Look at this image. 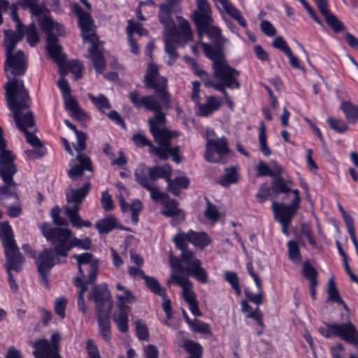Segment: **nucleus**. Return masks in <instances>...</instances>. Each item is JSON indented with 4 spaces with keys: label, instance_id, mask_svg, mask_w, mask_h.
I'll list each match as a JSON object with an SVG mask.
<instances>
[{
    "label": "nucleus",
    "instance_id": "nucleus-26",
    "mask_svg": "<svg viewBox=\"0 0 358 358\" xmlns=\"http://www.w3.org/2000/svg\"><path fill=\"white\" fill-rule=\"evenodd\" d=\"M271 208L274 213L275 220L282 225V234L285 236H289V233L288 227L292 223V219L296 213L272 206Z\"/></svg>",
    "mask_w": 358,
    "mask_h": 358
},
{
    "label": "nucleus",
    "instance_id": "nucleus-39",
    "mask_svg": "<svg viewBox=\"0 0 358 358\" xmlns=\"http://www.w3.org/2000/svg\"><path fill=\"white\" fill-rule=\"evenodd\" d=\"M189 184L190 180L187 177L177 176L173 180L170 177V180L168 182V190L174 196H177L180 194V189H187Z\"/></svg>",
    "mask_w": 358,
    "mask_h": 358
},
{
    "label": "nucleus",
    "instance_id": "nucleus-46",
    "mask_svg": "<svg viewBox=\"0 0 358 358\" xmlns=\"http://www.w3.org/2000/svg\"><path fill=\"white\" fill-rule=\"evenodd\" d=\"M320 14L324 17L325 22H342L329 9L328 0H314Z\"/></svg>",
    "mask_w": 358,
    "mask_h": 358
},
{
    "label": "nucleus",
    "instance_id": "nucleus-36",
    "mask_svg": "<svg viewBox=\"0 0 358 358\" xmlns=\"http://www.w3.org/2000/svg\"><path fill=\"white\" fill-rule=\"evenodd\" d=\"M78 26L84 42H90L91 45L99 44V38L96 34L95 24H78Z\"/></svg>",
    "mask_w": 358,
    "mask_h": 358
},
{
    "label": "nucleus",
    "instance_id": "nucleus-15",
    "mask_svg": "<svg viewBox=\"0 0 358 358\" xmlns=\"http://www.w3.org/2000/svg\"><path fill=\"white\" fill-rule=\"evenodd\" d=\"M166 31V36L176 43H187L193 40V33L190 24H164Z\"/></svg>",
    "mask_w": 358,
    "mask_h": 358
},
{
    "label": "nucleus",
    "instance_id": "nucleus-3",
    "mask_svg": "<svg viewBox=\"0 0 358 358\" xmlns=\"http://www.w3.org/2000/svg\"><path fill=\"white\" fill-rule=\"evenodd\" d=\"M0 239L7 261L6 268L8 276V284L12 291L16 292L18 285L12 273V271L17 273L20 272L24 259L17 245L13 228L8 221L0 222Z\"/></svg>",
    "mask_w": 358,
    "mask_h": 358
},
{
    "label": "nucleus",
    "instance_id": "nucleus-43",
    "mask_svg": "<svg viewBox=\"0 0 358 358\" xmlns=\"http://www.w3.org/2000/svg\"><path fill=\"white\" fill-rule=\"evenodd\" d=\"M198 34L200 36L205 34L210 38L218 41L222 36V31L217 27L213 26V24H195Z\"/></svg>",
    "mask_w": 358,
    "mask_h": 358
},
{
    "label": "nucleus",
    "instance_id": "nucleus-12",
    "mask_svg": "<svg viewBox=\"0 0 358 358\" xmlns=\"http://www.w3.org/2000/svg\"><path fill=\"white\" fill-rule=\"evenodd\" d=\"M57 256L58 255L55 250L50 247L43 249L36 259L37 271L46 281L48 275L56 264L66 262V260L60 261L59 258L57 257Z\"/></svg>",
    "mask_w": 358,
    "mask_h": 358
},
{
    "label": "nucleus",
    "instance_id": "nucleus-32",
    "mask_svg": "<svg viewBox=\"0 0 358 358\" xmlns=\"http://www.w3.org/2000/svg\"><path fill=\"white\" fill-rule=\"evenodd\" d=\"M118 308V312L113 315V320L117 324L118 330L121 333H127L129 330L128 316L131 308L129 306L122 305Z\"/></svg>",
    "mask_w": 358,
    "mask_h": 358
},
{
    "label": "nucleus",
    "instance_id": "nucleus-49",
    "mask_svg": "<svg viewBox=\"0 0 358 358\" xmlns=\"http://www.w3.org/2000/svg\"><path fill=\"white\" fill-rule=\"evenodd\" d=\"M289 259L294 264L301 262L302 255L299 243L295 240H290L287 243Z\"/></svg>",
    "mask_w": 358,
    "mask_h": 358
},
{
    "label": "nucleus",
    "instance_id": "nucleus-13",
    "mask_svg": "<svg viewBox=\"0 0 358 358\" xmlns=\"http://www.w3.org/2000/svg\"><path fill=\"white\" fill-rule=\"evenodd\" d=\"M110 293L105 286L95 285L92 287L88 294V299L93 300L96 313L106 312L108 309H112V301Z\"/></svg>",
    "mask_w": 358,
    "mask_h": 358
},
{
    "label": "nucleus",
    "instance_id": "nucleus-38",
    "mask_svg": "<svg viewBox=\"0 0 358 358\" xmlns=\"http://www.w3.org/2000/svg\"><path fill=\"white\" fill-rule=\"evenodd\" d=\"M225 173L221 176L218 180V184L224 187H228L231 184H235L238 182L239 174L237 171V166H231L226 167L224 169Z\"/></svg>",
    "mask_w": 358,
    "mask_h": 358
},
{
    "label": "nucleus",
    "instance_id": "nucleus-45",
    "mask_svg": "<svg viewBox=\"0 0 358 358\" xmlns=\"http://www.w3.org/2000/svg\"><path fill=\"white\" fill-rule=\"evenodd\" d=\"M178 201L174 199H168L162 204V214L167 217L180 215L182 211L178 208Z\"/></svg>",
    "mask_w": 358,
    "mask_h": 358
},
{
    "label": "nucleus",
    "instance_id": "nucleus-35",
    "mask_svg": "<svg viewBox=\"0 0 358 358\" xmlns=\"http://www.w3.org/2000/svg\"><path fill=\"white\" fill-rule=\"evenodd\" d=\"M189 243L194 247L204 249L211 243V239L206 231H195L189 229Z\"/></svg>",
    "mask_w": 358,
    "mask_h": 358
},
{
    "label": "nucleus",
    "instance_id": "nucleus-16",
    "mask_svg": "<svg viewBox=\"0 0 358 358\" xmlns=\"http://www.w3.org/2000/svg\"><path fill=\"white\" fill-rule=\"evenodd\" d=\"M98 266L96 262L92 263L88 268V276L84 280L85 275H78L73 278V285L79 288L77 297H84L85 292L88 289L87 285L93 284L97 278Z\"/></svg>",
    "mask_w": 358,
    "mask_h": 358
},
{
    "label": "nucleus",
    "instance_id": "nucleus-21",
    "mask_svg": "<svg viewBox=\"0 0 358 358\" xmlns=\"http://www.w3.org/2000/svg\"><path fill=\"white\" fill-rule=\"evenodd\" d=\"M111 310H107L106 312L96 313L97 324L99 333L103 339L110 343L111 341V324L110 322Z\"/></svg>",
    "mask_w": 358,
    "mask_h": 358
},
{
    "label": "nucleus",
    "instance_id": "nucleus-4",
    "mask_svg": "<svg viewBox=\"0 0 358 358\" xmlns=\"http://www.w3.org/2000/svg\"><path fill=\"white\" fill-rule=\"evenodd\" d=\"M16 30H6L3 45L6 50V62L4 70L10 68V74L14 77L24 76L27 70V64L24 59V51L19 50L13 54L16 45L24 36V24H16Z\"/></svg>",
    "mask_w": 358,
    "mask_h": 358
},
{
    "label": "nucleus",
    "instance_id": "nucleus-62",
    "mask_svg": "<svg viewBox=\"0 0 358 358\" xmlns=\"http://www.w3.org/2000/svg\"><path fill=\"white\" fill-rule=\"evenodd\" d=\"M72 11L78 17V22H94L92 15L78 3L72 6Z\"/></svg>",
    "mask_w": 358,
    "mask_h": 358
},
{
    "label": "nucleus",
    "instance_id": "nucleus-58",
    "mask_svg": "<svg viewBox=\"0 0 358 358\" xmlns=\"http://www.w3.org/2000/svg\"><path fill=\"white\" fill-rule=\"evenodd\" d=\"M324 327H320L318 329L322 336L326 338L339 336L340 324L324 322Z\"/></svg>",
    "mask_w": 358,
    "mask_h": 358
},
{
    "label": "nucleus",
    "instance_id": "nucleus-60",
    "mask_svg": "<svg viewBox=\"0 0 358 358\" xmlns=\"http://www.w3.org/2000/svg\"><path fill=\"white\" fill-rule=\"evenodd\" d=\"M39 0H19L16 2L13 3L12 8V13L13 14L14 19L17 21L15 22H22V20L18 15L17 10L19 6L22 8V10H27L28 8L31 6L32 5L38 2Z\"/></svg>",
    "mask_w": 358,
    "mask_h": 358
},
{
    "label": "nucleus",
    "instance_id": "nucleus-42",
    "mask_svg": "<svg viewBox=\"0 0 358 358\" xmlns=\"http://www.w3.org/2000/svg\"><path fill=\"white\" fill-rule=\"evenodd\" d=\"M143 280L146 287L150 292L161 296L162 299L167 296L166 288L162 286L156 278L147 275L143 277Z\"/></svg>",
    "mask_w": 358,
    "mask_h": 358
},
{
    "label": "nucleus",
    "instance_id": "nucleus-11",
    "mask_svg": "<svg viewBox=\"0 0 358 358\" xmlns=\"http://www.w3.org/2000/svg\"><path fill=\"white\" fill-rule=\"evenodd\" d=\"M17 172V167L0 168V177L3 182V185L0 186V201L2 206H4L6 201L10 197L15 200H19V195L17 192L10 189L11 187L17 185L13 177Z\"/></svg>",
    "mask_w": 358,
    "mask_h": 358
},
{
    "label": "nucleus",
    "instance_id": "nucleus-54",
    "mask_svg": "<svg viewBox=\"0 0 358 358\" xmlns=\"http://www.w3.org/2000/svg\"><path fill=\"white\" fill-rule=\"evenodd\" d=\"M92 241L91 238L85 237L83 239H80L78 237H73L69 241V244L67 249V256L69 251L73 248H77L80 250H89L92 248Z\"/></svg>",
    "mask_w": 358,
    "mask_h": 358
},
{
    "label": "nucleus",
    "instance_id": "nucleus-20",
    "mask_svg": "<svg viewBox=\"0 0 358 358\" xmlns=\"http://www.w3.org/2000/svg\"><path fill=\"white\" fill-rule=\"evenodd\" d=\"M192 22H213L211 8L207 0H197V9L192 14Z\"/></svg>",
    "mask_w": 358,
    "mask_h": 358
},
{
    "label": "nucleus",
    "instance_id": "nucleus-50",
    "mask_svg": "<svg viewBox=\"0 0 358 358\" xmlns=\"http://www.w3.org/2000/svg\"><path fill=\"white\" fill-rule=\"evenodd\" d=\"M204 199L206 201V207L203 212V216L213 223L217 222L220 217V213L217 206L213 203L208 197L205 196Z\"/></svg>",
    "mask_w": 358,
    "mask_h": 358
},
{
    "label": "nucleus",
    "instance_id": "nucleus-59",
    "mask_svg": "<svg viewBox=\"0 0 358 358\" xmlns=\"http://www.w3.org/2000/svg\"><path fill=\"white\" fill-rule=\"evenodd\" d=\"M327 122L329 127L338 134H344L349 129L348 124L342 119L329 117Z\"/></svg>",
    "mask_w": 358,
    "mask_h": 358
},
{
    "label": "nucleus",
    "instance_id": "nucleus-10",
    "mask_svg": "<svg viewBox=\"0 0 358 358\" xmlns=\"http://www.w3.org/2000/svg\"><path fill=\"white\" fill-rule=\"evenodd\" d=\"M231 152L226 137L208 139L206 143L205 159L209 162L218 163L221 159Z\"/></svg>",
    "mask_w": 358,
    "mask_h": 358
},
{
    "label": "nucleus",
    "instance_id": "nucleus-1",
    "mask_svg": "<svg viewBox=\"0 0 358 358\" xmlns=\"http://www.w3.org/2000/svg\"><path fill=\"white\" fill-rule=\"evenodd\" d=\"M144 86L148 90L155 91L156 96L148 94L141 96L136 91L129 93L128 98L132 105L138 110L144 109L146 111L154 112L152 118L148 119L149 130L152 127H159L166 123V113L163 109L169 110L171 108V94L169 91L168 79L159 74L157 64L150 62L143 78Z\"/></svg>",
    "mask_w": 358,
    "mask_h": 358
},
{
    "label": "nucleus",
    "instance_id": "nucleus-5",
    "mask_svg": "<svg viewBox=\"0 0 358 358\" xmlns=\"http://www.w3.org/2000/svg\"><path fill=\"white\" fill-rule=\"evenodd\" d=\"M75 135L76 136L77 145H74V149L78 152L75 160L78 164L73 165L67 171L68 176L72 180H76L78 178L83 176L85 171H93L92 159L87 154L83 152L87 147V134L83 131L78 130L75 133ZM73 161L74 159L71 160V162Z\"/></svg>",
    "mask_w": 358,
    "mask_h": 358
},
{
    "label": "nucleus",
    "instance_id": "nucleus-24",
    "mask_svg": "<svg viewBox=\"0 0 358 358\" xmlns=\"http://www.w3.org/2000/svg\"><path fill=\"white\" fill-rule=\"evenodd\" d=\"M338 337L345 343L358 347V330L352 322L340 324Z\"/></svg>",
    "mask_w": 358,
    "mask_h": 358
},
{
    "label": "nucleus",
    "instance_id": "nucleus-29",
    "mask_svg": "<svg viewBox=\"0 0 358 358\" xmlns=\"http://www.w3.org/2000/svg\"><path fill=\"white\" fill-rule=\"evenodd\" d=\"M172 172L173 169L169 164L162 166L155 165L148 169L149 178L152 182L163 178L168 182L172 176Z\"/></svg>",
    "mask_w": 358,
    "mask_h": 358
},
{
    "label": "nucleus",
    "instance_id": "nucleus-27",
    "mask_svg": "<svg viewBox=\"0 0 358 358\" xmlns=\"http://www.w3.org/2000/svg\"><path fill=\"white\" fill-rule=\"evenodd\" d=\"M88 52L95 71L97 73H102L106 69V62L103 52L99 50V44L91 45Z\"/></svg>",
    "mask_w": 358,
    "mask_h": 358
},
{
    "label": "nucleus",
    "instance_id": "nucleus-56",
    "mask_svg": "<svg viewBox=\"0 0 358 358\" xmlns=\"http://www.w3.org/2000/svg\"><path fill=\"white\" fill-rule=\"evenodd\" d=\"M172 241L175 244L176 248L180 250H184L188 248V242H189V230L187 232L179 230V231L173 236Z\"/></svg>",
    "mask_w": 358,
    "mask_h": 358
},
{
    "label": "nucleus",
    "instance_id": "nucleus-41",
    "mask_svg": "<svg viewBox=\"0 0 358 358\" xmlns=\"http://www.w3.org/2000/svg\"><path fill=\"white\" fill-rule=\"evenodd\" d=\"M341 110L345 115L346 120L351 124H356L358 121V106L350 101H343Z\"/></svg>",
    "mask_w": 358,
    "mask_h": 358
},
{
    "label": "nucleus",
    "instance_id": "nucleus-2",
    "mask_svg": "<svg viewBox=\"0 0 358 358\" xmlns=\"http://www.w3.org/2000/svg\"><path fill=\"white\" fill-rule=\"evenodd\" d=\"M6 97L9 109L13 112L16 127L22 132L35 125L34 113L28 111L24 114L22 110L29 108V91L25 88L22 80L13 78L5 86Z\"/></svg>",
    "mask_w": 358,
    "mask_h": 358
},
{
    "label": "nucleus",
    "instance_id": "nucleus-53",
    "mask_svg": "<svg viewBox=\"0 0 358 358\" xmlns=\"http://www.w3.org/2000/svg\"><path fill=\"white\" fill-rule=\"evenodd\" d=\"M148 173V171H147L145 163L140 164L134 172L135 181L143 188L151 184L149 181V176L147 175Z\"/></svg>",
    "mask_w": 358,
    "mask_h": 358
},
{
    "label": "nucleus",
    "instance_id": "nucleus-17",
    "mask_svg": "<svg viewBox=\"0 0 358 358\" xmlns=\"http://www.w3.org/2000/svg\"><path fill=\"white\" fill-rule=\"evenodd\" d=\"M301 273L303 277L309 281V290L310 297L313 300H315L317 294V287L318 285V272L313 266L309 259H306L302 264Z\"/></svg>",
    "mask_w": 358,
    "mask_h": 358
},
{
    "label": "nucleus",
    "instance_id": "nucleus-31",
    "mask_svg": "<svg viewBox=\"0 0 358 358\" xmlns=\"http://www.w3.org/2000/svg\"><path fill=\"white\" fill-rule=\"evenodd\" d=\"M79 210L80 208H78V206H71L66 208V214L72 226L77 229L91 227V222L87 220H83L78 213Z\"/></svg>",
    "mask_w": 358,
    "mask_h": 358
},
{
    "label": "nucleus",
    "instance_id": "nucleus-28",
    "mask_svg": "<svg viewBox=\"0 0 358 358\" xmlns=\"http://www.w3.org/2000/svg\"><path fill=\"white\" fill-rule=\"evenodd\" d=\"M186 270L189 275L192 276L200 283L206 284L208 282V273L201 267V262L200 259L195 258L192 264L187 266Z\"/></svg>",
    "mask_w": 358,
    "mask_h": 358
},
{
    "label": "nucleus",
    "instance_id": "nucleus-23",
    "mask_svg": "<svg viewBox=\"0 0 358 358\" xmlns=\"http://www.w3.org/2000/svg\"><path fill=\"white\" fill-rule=\"evenodd\" d=\"M28 10H29L31 15V22H34V20H36V22H57L54 20L51 15L50 10L44 3L41 4L36 3L29 7Z\"/></svg>",
    "mask_w": 358,
    "mask_h": 358
},
{
    "label": "nucleus",
    "instance_id": "nucleus-61",
    "mask_svg": "<svg viewBox=\"0 0 358 358\" xmlns=\"http://www.w3.org/2000/svg\"><path fill=\"white\" fill-rule=\"evenodd\" d=\"M88 97L92 103L102 112L103 109H109L111 107L107 97L102 94H99L97 96H95L92 94H88Z\"/></svg>",
    "mask_w": 358,
    "mask_h": 358
},
{
    "label": "nucleus",
    "instance_id": "nucleus-57",
    "mask_svg": "<svg viewBox=\"0 0 358 358\" xmlns=\"http://www.w3.org/2000/svg\"><path fill=\"white\" fill-rule=\"evenodd\" d=\"M24 35H26L27 41L31 47L36 46L40 41L36 24H29L27 27L24 25Z\"/></svg>",
    "mask_w": 358,
    "mask_h": 358
},
{
    "label": "nucleus",
    "instance_id": "nucleus-9",
    "mask_svg": "<svg viewBox=\"0 0 358 358\" xmlns=\"http://www.w3.org/2000/svg\"><path fill=\"white\" fill-rule=\"evenodd\" d=\"M57 85L64 99L66 110L70 111L72 117L76 120L80 121L85 120L86 114L80 107L77 100L71 96V88L68 80L64 78H60L57 82Z\"/></svg>",
    "mask_w": 358,
    "mask_h": 358
},
{
    "label": "nucleus",
    "instance_id": "nucleus-64",
    "mask_svg": "<svg viewBox=\"0 0 358 358\" xmlns=\"http://www.w3.org/2000/svg\"><path fill=\"white\" fill-rule=\"evenodd\" d=\"M224 280L231 285L237 296L241 294L239 279L236 272L227 271L224 274Z\"/></svg>",
    "mask_w": 358,
    "mask_h": 358
},
{
    "label": "nucleus",
    "instance_id": "nucleus-51",
    "mask_svg": "<svg viewBox=\"0 0 358 358\" xmlns=\"http://www.w3.org/2000/svg\"><path fill=\"white\" fill-rule=\"evenodd\" d=\"M182 348L189 354V357H202L203 349L202 345L191 339H185L182 343Z\"/></svg>",
    "mask_w": 358,
    "mask_h": 358
},
{
    "label": "nucleus",
    "instance_id": "nucleus-8",
    "mask_svg": "<svg viewBox=\"0 0 358 358\" xmlns=\"http://www.w3.org/2000/svg\"><path fill=\"white\" fill-rule=\"evenodd\" d=\"M61 334L53 333L50 340L45 338L36 340L33 344V355L35 358H63L60 355Z\"/></svg>",
    "mask_w": 358,
    "mask_h": 358
},
{
    "label": "nucleus",
    "instance_id": "nucleus-18",
    "mask_svg": "<svg viewBox=\"0 0 358 358\" xmlns=\"http://www.w3.org/2000/svg\"><path fill=\"white\" fill-rule=\"evenodd\" d=\"M202 49L205 56L213 62L212 69L214 70L227 62L222 45L213 46L208 43H202Z\"/></svg>",
    "mask_w": 358,
    "mask_h": 358
},
{
    "label": "nucleus",
    "instance_id": "nucleus-33",
    "mask_svg": "<svg viewBox=\"0 0 358 358\" xmlns=\"http://www.w3.org/2000/svg\"><path fill=\"white\" fill-rule=\"evenodd\" d=\"M222 104V103L215 96H208L205 103L199 105V115L202 117H208L213 112L220 110Z\"/></svg>",
    "mask_w": 358,
    "mask_h": 358
},
{
    "label": "nucleus",
    "instance_id": "nucleus-47",
    "mask_svg": "<svg viewBox=\"0 0 358 358\" xmlns=\"http://www.w3.org/2000/svg\"><path fill=\"white\" fill-rule=\"evenodd\" d=\"M258 141L259 150L264 157H268L271 155V150L267 143L266 127L264 122H260L259 128Z\"/></svg>",
    "mask_w": 358,
    "mask_h": 358
},
{
    "label": "nucleus",
    "instance_id": "nucleus-25",
    "mask_svg": "<svg viewBox=\"0 0 358 358\" xmlns=\"http://www.w3.org/2000/svg\"><path fill=\"white\" fill-rule=\"evenodd\" d=\"M150 132L159 146L171 145V140L178 136V132L176 131H170L165 127L160 128L152 127Z\"/></svg>",
    "mask_w": 358,
    "mask_h": 358
},
{
    "label": "nucleus",
    "instance_id": "nucleus-63",
    "mask_svg": "<svg viewBox=\"0 0 358 358\" xmlns=\"http://www.w3.org/2000/svg\"><path fill=\"white\" fill-rule=\"evenodd\" d=\"M328 301L336 302L337 303H344L340 296L336 285L333 278H330L328 282L327 287Z\"/></svg>",
    "mask_w": 358,
    "mask_h": 358
},
{
    "label": "nucleus",
    "instance_id": "nucleus-44",
    "mask_svg": "<svg viewBox=\"0 0 358 358\" xmlns=\"http://www.w3.org/2000/svg\"><path fill=\"white\" fill-rule=\"evenodd\" d=\"M94 255L91 252H84L82 254H73L71 258L75 259L77 261L78 265V274L81 275H85V272L82 268L83 265L90 264L89 267L91 264L95 262L97 263V266L99 267V261L98 259H93Z\"/></svg>",
    "mask_w": 358,
    "mask_h": 358
},
{
    "label": "nucleus",
    "instance_id": "nucleus-6",
    "mask_svg": "<svg viewBox=\"0 0 358 358\" xmlns=\"http://www.w3.org/2000/svg\"><path fill=\"white\" fill-rule=\"evenodd\" d=\"M40 230L47 241L52 243L58 256L67 257V249L72 236V231L68 228L52 227L50 223L43 222Z\"/></svg>",
    "mask_w": 358,
    "mask_h": 358
},
{
    "label": "nucleus",
    "instance_id": "nucleus-48",
    "mask_svg": "<svg viewBox=\"0 0 358 358\" xmlns=\"http://www.w3.org/2000/svg\"><path fill=\"white\" fill-rule=\"evenodd\" d=\"M116 289L120 291H123L124 294H117V306L120 307L122 305L127 306L125 303H132L136 301V296L129 289H127L121 283H117L115 286Z\"/></svg>",
    "mask_w": 358,
    "mask_h": 358
},
{
    "label": "nucleus",
    "instance_id": "nucleus-22",
    "mask_svg": "<svg viewBox=\"0 0 358 358\" xmlns=\"http://www.w3.org/2000/svg\"><path fill=\"white\" fill-rule=\"evenodd\" d=\"M6 145L3 131L0 127V168L17 166L15 163L16 155L11 150L6 149Z\"/></svg>",
    "mask_w": 358,
    "mask_h": 358
},
{
    "label": "nucleus",
    "instance_id": "nucleus-37",
    "mask_svg": "<svg viewBox=\"0 0 358 358\" xmlns=\"http://www.w3.org/2000/svg\"><path fill=\"white\" fill-rule=\"evenodd\" d=\"M289 193H292L294 194V199L290 203L287 204L285 203L273 202L271 206L296 213L301 207V203L302 201L300 196V192L298 189H292L291 188Z\"/></svg>",
    "mask_w": 358,
    "mask_h": 358
},
{
    "label": "nucleus",
    "instance_id": "nucleus-14",
    "mask_svg": "<svg viewBox=\"0 0 358 358\" xmlns=\"http://www.w3.org/2000/svg\"><path fill=\"white\" fill-rule=\"evenodd\" d=\"M214 76L219 80L223 81L227 88L234 90L241 87L238 80L240 71L231 66L227 62L213 70Z\"/></svg>",
    "mask_w": 358,
    "mask_h": 358
},
{
    "label": "nucleus",
    "instance_id": "nucleus-19",
    "mask_svg": "<svg viewBox=\"0 0 358 358\" xmlns=\"http://www.w3.org/2000/svg\"><path fill=\"white\" fill-rule=\"evenodd\" d=\"M182 0H168L166 3L159 6L158 17L159 22H175L173 14L179 13L181 8L179 6Z\"/></svg>",
    "mask_w": 358,
    "mask_h": 358
},
{
    "label": "nucleus",
    "instance_id": "nucleus-34",
    "mask_svg": "<svg viewBox=\"0 0 358 358\" xmlns=\"http://www.w3.org/2000/svg\"><path fill=\"white\" fill-rule=\"evenodd\" d=\"M94 227L100 234H107L114 229L120 228L117 218L113 215L98 220L95 222Z\"/></svg>",
    "mask_w": 358,
    "mask_h": 358
},
{
    "label": "nucleus",
    "instance_id": "nucleus-52",
    "mask_svg": "<svg viewBox=\"0 0 358 358\" xmlns=\"http://www.w3.org/2000/svg\"><path fill=\"white\" fill-rule=\"evenodd\" d=\"M184 60L190 66L194 74L202 80L204 85L206 81L210 80L208 73L206 71L199 69V64L196 61V59L191 57L190 56L186 55L184 57Z\"/></svg>",
    "mask_w": 358,
    "mask_h": 358
},
{
    "label": "nucleus",
    "instance_id": "nucleus-7",
    "mask_svg": "<svg viewBox=\"0 0 358 358\" xmlns=\"http://www.w3.org/2000/svg\"><path fill=\"white\" fill-rule=\"evenodd\" d=\"M41 28L46 31V50L49 57L59 66L64 64L66 59V55L62 52L63 48L59 44L57 36L52 33L56 30L59 36L64 34V24H38Z\"/></svg>",
    "mask_w": 358,
    "mask_h": 358
},
{
    "label": "nucleus",
    "instance_id": "nucleus-30",
    "mask_svg": "<svg viewBox=\"0 0 358 358\" xmlns=\"http://www.w3.org/2000/svg\"><path fill=\"white\" fill-rule=\"evenodd\" d=\"M91 189L90 182H85L81 187L72 189L70 194H66L68 203H73V206L80 208L83 200L87 196Z\"/></svg>",
    "mask_w": 358,
    "mask_h": 358
},
{
    "label": "nucleus",
    "instance_id": "nucleus-55",
    "mask_svg": "<svg viewBox=\"0 0 358 358\" xmlns=\"http://www.w3.org/2000/svg\"><path fill=\"white\" fill-rule=\"evenodd\" d=\"M175 41L170 39L169 37H164L165 52L168 54L170 60L167 62L169 66H173L179 57V54L176 50L174 45Z\"/></svg>",
    "mask_w": 358,
    "mask_h": 358
},
{
    "label": "nucleus",
    "instance_id": "nucleus-40",
    "mask_svg": "<svg viewBox=\"0 0 358 358\" xmlns=\"http://www.w3.org/2000/svg\"><path fill=\"white\" fill-rule=\"evenodd\" d=\"M292 181L291 180H285L282 176H278L275 179L271 181V189L276 194H287L291 191Z\"/></svg>",
    "mask_w": 358,
    "mask_h": 358
}]
</instances>
